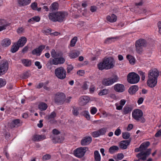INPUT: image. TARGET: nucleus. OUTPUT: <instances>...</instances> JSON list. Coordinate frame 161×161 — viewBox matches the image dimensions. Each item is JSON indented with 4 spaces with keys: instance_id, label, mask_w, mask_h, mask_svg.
Here are the masks:
<instances>
[{
    "instance_id": "f257e3e1",
    "label": "nucleus",
    "mask_w": 161,
    "mask_h": 161,
    "mask_svg": "<svg viewBox=\"0 0 161 161\" xmlns=\"http://www.w3.org/2000/svg\"><path fill=\"white\" fill-rule=\"evenodd\" d=\"M150 145L149 142H146L142 143L139 147L136 148L135 149L136 152H141L136 155V157L143 161L146 159L147 156H149L151 153V149L149 148L147 149V148Z\"/></svg>"
},
{
    "instance_id": "f03ea898",
    "label": "nucleus",
    "mask_w": 161,
    "mask_h": 161,
    "mask_svg": "<svg viewBox=\"0 0 161 161\" xmlns=\"http://www.w3.org/2000/svg\"><path fill=\"white\" fill-rule=\"evenodd\" d=\"M114 59L111 57L104 58L102 61L97 64L98 69L100 70L104 69H109L112 68L114 66Z\"/></svg>"
},
{
    "instance_id": "7ed1b4c3",
    "label": "nucleus",
    "mask_w": 161,
    "mask_h": 161,
    "mask_svg": "<svg viewBox=\"0 0 161 161\" xmlns=\"http://www.w3.org/2000/svg\"><path fill=\"white\" fill-rule=\"evenodd\" d=\"M146 41L143 39H140L136 41L135 43L136 50V52L141 54L143 51V48L146 46Z\"/></svg>"
},
{
    "instance_id": "20e7f679",
    "label": "nucleus",
    "mask_w": 161,
    "mask_h": 161,
    "mask_svg": "<svg viewBox=\"0 0 161 161\" xmlns=\"http://www.w3.org/2000/svg\"><path fill=\"white\" fill-rule=\"evenodd\" d=\"M143 115L142 111L138 109L134 110L132 113V116L135 119L143 123L145 122V119L143 117Z\"/></svg>"
},
{
    "instance_id": "39448f33",
    "label": "nucleus",
    "mask_w": 161,
    "mask_h": 161,
    "mask_svg": "<svg viewBox=\"0 0 161 161\" xmlns=\"http://www.w3.org/2000/svg\"><path fill=\"white\" fill-rule=\"evenodd\" d=\"M128 82L130 84H136L140 80V77L136 73L134 72L130 73L127 76Z\"/></svg>"
},
{
    "instance_id": "423d86ee",
    "label": "nucleus",
    "mask_w": 161,
    "mask_h": 161,
    "mask_svg": "<svg viewBox=\"0 0 161 161\" xmlns=\"http://www.w3.org/2000/svg\"><path fill=\"white\" fill-rule=\"evenodd\" d=\"M55 76L59 79L63 80L66 77V72L63 67H59L56 69L54 71Z\"/></svg>"
},
{
    "instance_id": "0eeeda50",
    "label": "nucleus",
    "mask_w": 161,
    "mask_h": 161,
    "mask_svg": "<svg viewBox=\"0 0 161 161\" xmlns=\"http://www.w3.org/2000/svg\"><path fill=\"white\" fill-rule=\"evenodd\" d=\"M88 150L86 147H78L74 151V154L79 158H81L83 157L87 151Z\"/></svg>"
},
{
    "instance_id": "6e6552de",
    "label": "nucleus",
    "mask_w": 161,
    "mask_h": 161,
    "mask_svg": "<svg viewBox=\"0 0 161 161\" xmlns=\"http://www.w3.org/2000/svg\"><path fill=\"white\" fill-rule=\"evenodd\" d=\"M118 79V77L116 75H115L113 77L105 78L103 79L102 83L104 86H109L116 82Z\"/></svg>"
},
{
    "instance_id": "1a4fd4ad",
    "label": "nucleus",
    "mask_w": 161,
    "mask_h": 161,
    "mask_svg": "<svg viewBox=\"0 0 161 161\" xmlns=\"http://www.w3.org/2000/svg\"><path fill=\"white\" fill-rule=\"evenodd\" d=\"M65 95L62 92H58L56 94L55 96V102L60 104H63L64 102V99Z\"/></svg>"
},
{
    "instance_id": "9d476101",
    "label": "nucleus",
    "mask_w": 161,
    "mask_h": 161,
    "mask_svg": "<svg viewBox=\"0 0 161 161\" xmlns=\"http://www.w3.org/2000/svg\"><path fill=\"white\" fill-rule=\"evenodd\" d=\"M57 22L62 23L65 20L68 15L67 12L64 11H58L56 12Z\"/></svg>"
},
{
    "instance_id": "9b49d317",
    "label": "nucleus",
    "mask_w": 161,
    "mask_h": 161,
    "mask_svg": "<svg viewBox=\"0 0 161 161\" xmlns=\"http://www.w3.org/2000/svg\"><path fill=\"white\" fill-rule=\"evenodd\" d=\"M8 68V64L7 61H3L0 64V76L4 74Z\"/></svg>"
},
{
    "instance_id": "f8f14e48",
    "label": "nucleus",
    "mask_w": 161,
    "mask_h": 161,
    "mask_svg": "<svg viewBox=\"0 0 161 161\" xmlns=\"http://www.w3.org/2000/svg\"><path fill=\"white\" fill-rule=\"evenodd\" d=\"M45 46L42 45L40 46L38 48L33 50L32 51V54L33 55H35L37 56H40L42 51L45 48Z\"/></svg>"
},
{
    "instance_id": "ddd939ff",
    "label": "nucleus",
    "mask_w": 161,
    "mask_h": 161,
    "mask_svg": "<svg viewBox=\"0 0 161 161\" xmlns=\"http://www.w3.org/2000/svg\"><path fill=\"white\" fill-rule=\"evenodd\" d=\"M46 139V136L44 135L35 134L32 136L31 140L34 142H40Z\"/></svg>"
},
{
    "instance_id": "4468645a",
    "label": "nucleus",
    "mask_w": 161,
    "mask_h": 161,
    "mask_svg": "<svg viewBox=\"0 0 161 161\" xmlns=\"http://www.w3.org/2000/svg\"><path fill=\"white\" fill-rule=\"evenodd\" d=\"M92 141V138L90 136H85L81 141V144L82 146H86L89 144Z\"/></svg>"
},
{
    "instance_id": "2eb2a0df",
    "label": "nucleus",
    "mask_w": 161,
    "mask_h": 161,
    "mask_svg": "<svg viewBox=\"0 0 161 161\" xmlns=\"http://www.w3.org/2000/svg\"><path fill=\"white\" fill-rule=\"evenodd\" d=\"M148 78H155L158 76V71L157 69H154L153 70H150L148 74Z\"/></svg>"
},
{
    "instance_id": "dca6fc26",
    "label": "nucleus",
    "mask_w": 161,
    "mask_h": 161,
    "mask_svg": "<svg viewBox=\"0 0 161 161\" xmlns=\"http://www.w3.org/2000/svg\"><path fill=\"white\" fill-rule=\"evenodd\" d=\"M114 89L116 92H122L125 91V87L122 84H117L114 86Z\"/></svg>"
},
{
    "instance_id": "f3484780",
    "label": "nucleus",
    "mask_w": 161,
    "mask_h": 161,
    "mask_svg": "<svg viewBox=\"0 0 161 161\" xmlns=\"http://www.w3.org/2000/svg\"><path fill=\"white\" fill-rule=\"evenodd\" d=\"M147 85L150 87H153L156 86L157 83V79L148 78L147 81Z\"/></svg>"
},
{
    "instance_id": "a211bd4d",
    "label": "nucleus",
    "mask_w": 161,
    "mask_h": 161,
    "mask_svg": "<svg viewBox=\"0 0 161 161\" xmlns=\"http://www.w3.org/2000/svg\"><path fill=\"white\" fill-rule=\"evenodd\" d=\"M57 114L55 111L52 112L50 114L46 117V119L51 123H53L55 122V118L56 117Z\"/></svg>"
},
{
    "instance_id": "6ab92c4d",
    "label": "nucleus",
    "mask_w": 161,
    "mask_h": 161,
    "mask_svg": "<svg viewBox=\"0 0 161 161\" xmlns=\"http://www.w3.org/2000/svg\"><path fill=\"white\" fill-rule=\"evenodd\" d=\"M131 141V139L128 140H123L121 141L119 144V145L120 148L125 149L127 148Z\"/></svg>"
},
{
    "instance_id": "aec40b11",
    "label": "nucleus",
    "mask_w": 161,
    "mask_h": 161,
    "mask_svg": "<svg viewBox=\"0 0 161 161\" xmlns=\"http://www.w3.org/2000/svg\"><path fill=\"white\" fill-rule=\"evenodd\" d=\"M90 99L89 97L86 96H82L80 98V103L81 105H84L89 102Z\"/></svg>"
},
{
    "instance_id": "412c9836",
    "label": "nucleus",
    "mask_w": 161,
    "mask_h": 161,
    "mask_svg": "<svg viewBox=\"0 0 161 161\" xmlns=\"http://www.w3.org/2000/svg\"><path fill=\"white\" fill-rule=\"evenodd\" d=\"M19 126H20V120L19 119L13 120L10 124V126L11 128L17 127Z\"/></svg>"
},
{
    "instance_id": "4be33fe9",
    "label": "nucleus",
    "mask_w": 161,
    "mask_h": 161,
    "mask_svg": "<svg viewBox=\"0 0 161 161\" xmlns=\"http://www.w3.org/2000/svg\"><path fill=\"white\" fill-rule=\"evenodd\" d=\"M64 138L62 136H55L52 139L53 142L55 144L57 143H62L64 141Z\"/></svg>"
},
{
    "instance_id": "5701e85b",
    "label": "nucleus",
    "mask_w": 161,
    "mask_h": 161,
    "mask_svg": "<svg viewBox=\"0 0 161 161\" xmlns=\"http://www.w3.org/2000/svg\"><path fill=\"white\" fill-rule=\"evenodd\" d=\"M139 89L137 86L134 85L130 86L129 89L128 91L131 95H133Z\"/></svg>"
},
{
    "instance_id": "b1692460",
    "label": "nucleus",
    "mask_w": 161,
    "mask_h": 161,
    "mask_svg": "<svg viewBox=\"0 0 161 161\" xmlns=\"http://www.w3.org/2000/svg\"><path fill=\"white\" fill-rule=\"evenodd\" d=\"M48 107L47 104L43 102H40L38 104V108L41 111H45Z\"/></svg>"
},
{
    "instance_id": "393cba45",
    "label": "nucleus",
    "mask_w": 161,
    "mask_h": 161,
    "mask_svg": "<svg viewBox=\"0 0 161 161\" xmlns=\"http://www.w3.org/2000/svg\"><path fill=\"white\" fill-rule=\"evenodd\" d=\"M11 40L8 38L3 39L1 42V45L3 47H6L9 46L11 44Z\"/></svg>"
},
{
    "instance_id": "a878e982",
    "label": "nucleus",
    "mask_w": 161,
    "mask_h": 161,
    "mask_svg": "<svg viewBox=\"0 0 161 161\" xmlns=\"http://www.w3.org/2000/svg\"><path fill=\"white\" fill-rule=\"evenodd\" d=\"M80 54V52L76 50H74L69 53V56L71 58H75L77 57Z\"/></svg>"
},
{
    "instance_id": "bb28decb",
    "label": "nucleus",
    "mask_w": 161,
    "mask_h": 161,
    "mask_svg": "<svg viewBox=\"0 0 161 161\" xmlns=\"http://www.w3.org/2000/svg\"><path fill=\"white\" fill-rule=\"evenodd\" d=\"M49 19L53 22H57L56 12L49 13L48 15Z\"/></svg>"
},
{
    "instance_id": "cd10ccee",
    "label": "nucleus",
    "mask_w": 161,
    "mask_h": 161,
    "mask_svg": "<svg viewBox=\"0 0 161 161\" xmlns=\"http://www.w3.org/2000/svg\"><path fill=\"white\" fill-rule=\"evenodd\" d=\"M107 20L110 22H115L117 19L116 16L114 14H112L111 16L108 15L106 17Z\"/></svg>"
},
{
    "instance_id": "c85d7f7f",
    "label": "nucleus",
    "mask_w": 161,
    "mask_h": 161,
    "mask_svg": "<svg viewBox=\"0 0 161 161\" xmlns=\"http://www.w3.org/2000/svg\"><path fill=\"white\" fill-rule=\"evenodd\" d=\"M133 109V108L131 105H125L123 109L124 114H127L130 113Z\"/></svg>"
},
{
    "instance_id": "c756f323",
    "label": "nucleus",
    "mask_w": 161,
    "mask_h": 161,
    "mask_svg": "<svg viewBox=\"0 0 161 161\" xmlns=\"http://www.w3.org/2000/svg\"><path fill=\"white\" fill-rule=\"evenodd\" d=\"M27 41V39L25 36H22L17 42L20 47H22L25 44Z\"/></svg>"
},
{
    "instance_id": "7c9ffc66",
    "label": "nucleus",
    "mask_w": 161,
    "mask_h": 161,
    "mask_svg": "<svg viewBox=\"0 0 161 161\" xmlns=\"http://www.w3.org/2000/svg\"><path fill=\"white\" fill-rule=\"evenodd\" d=\"M17 2L19 6H22L29 4L31 2V0H17Z\"/></svg>"
},
{
    "instance_id": "2f4dec72",
    "label": "nucleus",
    "mask_w": 161,
    "mask_h": 161,
    "mask_svg": "<svg viewBox=\"0 0 161 161\" xmlns=\"http://www.w3.org/2000/svg\"><path fill=\"white\" fill-rule=\"evenodd\" d=\"M19 47H20V46L17 42L14 43L11 47V52L13 53L16 52L18 50Z\"/></svg>"
},
{
    "instance_id": "473e14b6",
    "label": "nucleus",
    "mask_w": 161,
    "mask_h": 161,
    "mask_svg": "<svg viewBox=\"0 0 161 161\" xmlns=\"http://www.w3.org/2000/svg\"><path fill=\"white\" fill-rule=\"evenodd\" d=\"M22 63L23 65L26 67L30 66L31 64V60L25 59L21 60Z\"/></svg>"
},
{
    "instance_id": "72a5a7b5",
    "label": "nucleus",
    "mask_w": 161,
    "mask_h": 161,
    "mask_svg": "<svg viewBox=\"0 0 161 161\" xmlns=\"http://www.w3.org/2000/svg\"><path fill=\"white\" fill-rule=\"evenodd\" d=\"M10 25V23L8 22L7 20L3 19H0V25L4 26L6 28Z\"/></svg>"
},
{
    "instance_id": "f704fd0d",
    "label": "nucleus",
    "mask_w": 161,
    "mask_h": 161,
    "mask_svg": "<svg viewBox=\"0 0 161 161\" xmlns=\"http://www.w3.org/2000/svg\"><path fill=\"white\" fill-rule=\"evenodd\" d=\"M94 161H100L101 156L97 150H96L94 152Z\"/></svg>"
},
{
    "instance_id": "c9c22d12",
    "label": "nucleus",
    "mask_w": 161,
    "mask_h": 161,
    "mask_svg": "<svg viewBox=\"0 0 161 161\" xmlns=\"http://www.w3.org/2000/svg\"><path fill=\"white\" fill-rule=\"evenodd\" d=\"M126 58L129 61L130 63L133 64L135 62V59L132 55L128 54L126 56Z\"/></svg>"
},
{
    "instance_id": "e433bc0d",
    "label": "nucleus",
    "mask_w": 161,
    "mask_h": 161,
    "mask_svg": "<svg viewBox=\"0 0 161 161\" xmlns=\"http://www.w3.org/2000/svg\"><path fill=\"white\" fill-rule=\"evenodd\" d=\"M119 150V147L116 146H113L111 147L109 149V152L110 153H113L115 151H117Z\"/></svg>"
},
{
    "instance_id": "4c0bfd02",
    "label": "nucleus",
    "mask_w": 161,
    "mask_h": 161,
    "mask_svg": "<svg viewBox=\"0 0 161 161\" xmlns=\"http://www.w3.org/2000/svg\"><path fill=\"white\" fill-rule=\"evenodd\" d=\"M109 93V90L108 89H104L100 91L98 93V95L100 96H102L107 95Z\"/></svg>"
},
{
    "instance_id": "58836bf2",
    "label": "nucleus",
    "mask_w": 161,
    "mask_h": 161,
    "mask_svg": "<svg viewBox=\"0 0 161 161\" xmlns=\"http://www.w3.org/2000/svg\"><path fill=\"white\" fill-rule=\"evenodd\" d=\"M58 5L57 3H53L50 7L52 11H55L58 10Z\"/></svg>"
},
{
    "instance_id": "ea45409f",
    "label": "nucleus",
    "mask_w": 161,
    "mask_h": 161,
    "mask_svg": "<svg viewBox=\"0 0 161 161\" xmlns=\"http://www.w3.org/2000/svg\"><path fill=\"white\" fill-rule=\"evenodd\" d=\"M81 114L84 116L87 120H89L90 119V115L88 111H83L81 113Z\"/></svg>"
},
{
    "instance_id": "a19ab883",
    "label": "nucleus",
    "mask_w": 161,
    "mask_h": 161,
    "mask_svg": "<svg viewBox=\"0 0 161 161\" xmlns=\"http://www.w3.org/2000/svg\"><path fill=\"white\" fill-rule=\"evenodd\" d=\"M51 54L53 58L58 57L60 56V54L59 53L57 52L54 49H52L51 52Z\"/></svg>"
},
{
    "instance_id": "79ce46f5",
    "label": "nucleus",
    "mask_w": 161,
    "mask_h": 161,
    "mask_svg": "<svg viewBox=\"0 0 161 161\" xmlns=\"http://www.w3.org/2000/svg\"><path fill=\"white\" fill-rule=\"evenodd\" d=\"M80 110L79 107H73L72 113L75 116H77L79 114V111Z\"/></svg>"
},
{
    "instance_id": "37998d69",
    "label": "nucleus",
    "mask_w": 161,
    "mask_h": 161,
    "mask_svg": "<svg viewBox=\"0 0 161 161\" xmlns=\"http://www.w3.org/2000/svg\"><path fill=\"white\" fill-rule=\"evenodd\" d=\"M77 40V37L76 36L74 37L71 40L70 46L71 47H73L75 46Z\"/></svg>"
},
{
    "instance_id": "c03bdc74",
    "label": "nucleus",
    "mask_w": 161,
    "mask_h": 161,
    "mask_svg": "<svg viewBox=\"0 0 161 161\" xmlns=\"http://www.w3.org/2000/svg\"><path fill=\"white\" fill-rule=\"evenodd\" d=\"M130 136V134L128 132H124L122 133V136L124 139H128Z\"/></svg>"
},
{
    "instance_id": "a18cd8bd",
    "label": "nucleus",
    "mask_w": 161,
    "mask_h": 161,
    "mask_svg": "<svg viewBox=\"0 0 161 161\" xmlns=\"http://www.w3.org/2000/svg\"><path fill=\"white\" fill-rule=\"evenodd\" d=\"M54 58L52 60H50V64L51 65H58V62L57 58Z\"/></svg>"
},
{
    "instance_id": "49530a36",
    "label": "nucleus",
    "mask_w": 161,
    "mask_h": 161,
    "mask_svg": "<svg viewBox=\"0 0 161 161\" xmlns=\"http://www.w3.org/2000/svg\"><path fill=\"white\" fill-rule=\"evenodd\" d=\"M106 130L107 129L105 128H103L100 129L98 130L100 136L104 135L106 132Z\"/></svg>"
},
{
    "instance_id": "de8ad7c7",
    "label": "nucleus",
    "mask_w": 161,
    "mask_h": 161,
    "mask_svg": "<svg viewBox=\"0 0 161 161\" xmlns=\"http://www.w3.org/2000/svg\"><path fill=\"white\" fill-rule=\"evenodd\" d=\"M6 82L5 79L0 78V88L5 85Z\"/></svg>"
},
{
    "instance_id": "09e8293b",
    "label": "nucleus",
    "mask_w": 161,
    "mask_h": 161,
    "mask_svg": "<svg viewBox=\"0 0 161 161\" xmlns=\"http://www.w3.org/2000/svg\"><path fill=\"white\" fill-rule=\"evenodd\" d=\"M138 73L141 76V79L142 80H144L145 78V73L141 71H139Z\"/></svg>"
},
{
    "instance_id": "8fccbe9b",
    "label": "nucleus",
    "mask_w": 161,
    "mask_h": 161,
    "mask_svg": "<svg viewBox=\"0 0 161 161\" xmlns=\"http://www.w3.org/2000/svg\"><path fill=\"white\" fill-rule=\"evenodd\" d=\"M57 60L58 64H63L65 61L64 58L63 57L57 58Z\"/></svg>"
},
{
    "instance_id": "3c124183",
    "label": "nucleus",
    "mask_w": 161,
    "mask_h": 161,
    "mask_svg": "<svg viewBox=\"0 0 161 161\" xmlns=\"http://www.w3.org/2000/svg\"><path fill=\"white\" fill-rule=\"evenodd\" d=\"M87 83H89V82H87V81H84L83 83V85L81 87V88L83 90H86L88 89V86L87 85Z\"/></svg>"
},
{
    "instance_id": "603ef678",
    "label": "nucleus",
    "mask_w": 161,
    "mask_h": 161,
    "mask_svg": "<svg viewBox=\"0 0 161 161\" xmlns=\"http://www.w3.org/2000/svg\"><path fill=\"white\" fill-rule=\"evenodd\" d=\"M90 113L92 114H95L97 111V109L95 107H92L91 108Z\"/></svg>"
},
{
    "instance_id": "864d4df0",
    "label": "nucleus",
    "mask_w": 161,
    "mask_h": 161,
    "mask_svg": "<svg viewBox=\"0 0 161 161\" xmlns=\"http://www.w3.org/2000/svg\"><path fill=\"white\" fill-rule=\"evenodd\" d=\"M99 133L98 131H95L92 132L91 134L93 137L94 138L100 136Z\"/></svg>"
},
{
    "instance_id": "5fc2aeb1",
    "label": "nucleus",
    "mask_w": 161,
    "mask_h": 161,
    "mask_svg": "<svg viewBox=\"0 0 161 161\" xmlns=\"http://www.w3.org/2000/svg\"><path fill=\"white\" fill-rule=\"evenodd\" d=\"M51 156L49 154H46L44 155L42 158L43 160H47L51 158Z\"/></svg>"
},
{
    "instance_id": "6e6d98bb",
    "label": "nucleus",
    "mask_w": 161,
    "mask_h": 161,
    "mask_svg": "<svg viewBox=\"0 0 161 161\" xmlns=\"http://www.w3.org/2000/svg\"><path fill=\"white\" fill-rule=\"evenodd\" d=\"M121 130L119 127H118L115 131L114 134L116 136H119L121 134Z\"/></svg>"
},
{
    "instance_id": "4d7b16f0",
    "label": "nucleus",
    "mask_w": 161,
    "mask_h": 161,
    "mask_svg": "<svg viewBox=\"0 0 161 161\" xmlns=\"http://www.w3.org/2000/svg\"><path fill=\"white\" fill-rule=\"evenodd\" d=\"M37 3H36L34 2L32 3L31 5V8L34 10H36L37 7Z\"/></svg>"
},
{
    "instance_id": "13d9d810",
    "label": "nucleus",
    "mask_w": 161,
    "mask_h": 161,
    "mask_svg": "<svg viewBox=\"0 0 161 161\" xmlns=\"http://www.w3.org/2000/svg\"><path fill=\"white\" fill-rule=\"evenodd\" d=\"M124 157V155L123 153H118L117 155V158L119 160L122 159Z\"/></svg>"
},
{
    "instance_id": "bf43d9fd",
    "label": "nucleus",
    "mask_w": 161,
    "mask_h": 161,
    "mask_svg": "<svg viewBox=\"0 0 161 161\" xmlns=\"http://www.w3.org/2000/svg\"><path fill=\"white\" fill-rule=\"evenodd\" d=\"M95 90V86L93 85H91L89 88V91L91 93H93Z\"/></svg>"
},
{
    "instance_id": "052dcab7",
    "label": "nucleus",
    "mask_w": 161,
    "mask_h": 161,
    "mask_svg": "<svg viewBox=\"0 0 161 161\" xmlns=\"http://www.w3.org/2000/svg\"><path fill=\"white\" fill-rule=\"evenodd\" d=\"M73 69V67L71 65H69L67 67V73H69L71 71H72Z\"/></svg>"
},
{
    "instance_id": "680f3d73",
    "label": "nucleus",
    "mask_w": 161,
    "mask_h": 161,
    "mask_svg": "<svg viewBox=\"0 0 161 161\" xmlns=\"http://www.w3.org/2000/svg\"><path fill=\"white\" fill-rule=\"evenodd\" d=\"M52 132L53 134L55 135H58L60 134V132L56 129H54L53 130Z\"/></svg>"
},
{
    "instance_id": "e2e57ef3",
    "label": "nucleus",
    "mask_w": 161,
    "mask_h": 161,
    "mask_svg": "<svg viewBox=\"0 0 161 161\" xmlns=\"http://www.w3.org/2000/svg\"><path fill=\"white\" fill-rule=\"evenodd\" d=\"M158 27V32L161 34V22L159 21L157 24Z\"/></svg>"
},
{
    "instance_id": "0e129e2a",
    "label": "nucleus",
    "mask_w": 161,
    "mask_h": 161,
    "mask_svg": "<svg viewBox=\"0 0 161 161\" xmlns=\"http://www.w3.org/2000/svg\"><path fill=\"white\" fill-rule=\"evenodd\" d=\"M113 39V38H107L106 40H105L104 43H105L108 44L111 42L112 40Z\"/></svg>"
},
{
    "instance_id": "69168bd1",
    "label": "nucleus",
    "mask_w": 161,
    "mask_h": 161,
    "mask_svg": "<svg viewBox=\"0 0 161 161\" xmlns=\"http://www.w3.org/2000/svg\"><path fill=\"white\" fill-rule=\"evenodd\" d=\"M35 65L38 67V69H41L42 67V65L39 62L36 61L35 63Z\"/></svg>"
},
{
    "instance_id": "338daca9",
    "label": "nucleus",
    "mask_w": 161,
    "mask_h": 161,
    "mask_svg": "<svg viewBox=\"0 0 161 161\" xmlns=\"http://www.w3.org/2000/svg\"><path fill=\"white\" fill-rule=\"evenodd\" d=\"M97 9V8L96 6H92L91 7L90 10L92 12H94L96 11Z\"/></svg>"
},
{
    "instance_id": "774afa93",
    "label": "nucleus",
    "mask_w": 161,
    "mask_h": 161,
    "mask_svg": "<svg viewBox=\"0 0 161 161\" xmlns=\"http://www.w3.org/2000/svg\"><path fill=\"white\" fill-rule=\"evenodd\" d=\"M77 74L79 75L82 76L84 74V72L83 70H79L77 72Z\"/></svg>"
}]
</instances>
